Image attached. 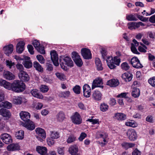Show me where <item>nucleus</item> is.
<instances>
[{
    "label": "nucleus",
    "mask_w": 155,
    "mask_h": 155,
    "mask_svg": "<svg viewBox=\"0 0 155 155\" xmlns=\"http://www.w3.org/2000/svg\"><path fill=\"white\" fill-rule=\"evenodd\" d=\"M36 58L38 61L41 64H44L45 61V60L43 57L41 55H38L36 56Z\"/></svg>",
    "instance_id": "603ef678"
},
{
    "label": "nucleus",
    "mask_w": 155,
    "mask_h": 155,
    "mask_svg": "<svg viewBox=\"0 0 155 155\" xmlns=\"http://www.w3.org/2000/svg\"><path fill=\"white\" fill-rule=\"evenodd\" d=\"M148 82L152 86L155 87V77L149 79Z\"/></svg>",
    "instance_id": "4d7b16f0"
},
{
    "label": "nucleus",
    "mask_w": 155,
    "mask_h": 155,
    "mask_svg": "<svg viewBox=\"0 0 155 155\" xmlns=\"http://www.w3.org/2000/svg\"><path fill=\"white\" fill-rule=\"evenodd\" d=\"M6 65L9 67L10 68H11L12 67H15V64L14 62L12 63L11 61L9 60L6 61Z\"/></svg>",
    "instance_id": "680f3d73"
},
{
    "label": "nucleus",
    "mask_w": 155,
    "mask_h": 155,
    "mask_svg": "<svg viewBox=\"0 0 155 155\" xmlns=\"http://www.w3.org/2000/svg\"><path fill=\"white\" fill-rule=\"evenodd\" d=\"M74 92L76 94H78L81 93V87L78 85H76L74 87L73 89Z\"/></svg>",
    "instance_id": "a19ab883"
},
{
    "label": "nucleus",
    "mask_w": 155,
    "mask_h": 155,
    "mask_svg": "<svg viewBox=\"0 0 155 155\" xmlns=\"http://www.w3.org/2000/svg\"><path fill=\"white\" fill-rule=\"evenodd\" d=\"M74 62L78 67H80L82 66L83 63L81 58H79L77 59H75V58L74 57Z\"/></svg>",
    "instance_id": "58836bf2"
},
{
    "label": "nucleus",
    "mask_w": 155,
    "mask_h": 155,
    "mask_svg": "<svg viewBox=\"0 0 155 155\" xmlns=\"http://www.w3.org/2000/svg\"><path fill=\"white\" fill-rule=\"evenodd\" d=\"M7 148L9 151H13L18 150L19 149V147L17 144L12 143L8 146Z\"/></svg>",
    "instance_id": "7c9ffc66"
},
{
    "label": "nucleus",
    "mask_w": 155,
    "mask_h": 155,
    "mask_svg": "<svg viewBox=\"0 0 155 155\" xmlns=\"http://www.w3.org/2000/svg\"><path fill=\"white\" fill-rule=\"evenodd\" d=\"M127 135L129 140L131 141L135 140L137 137L136 133L134 129L128 130L127 132Z\"/></svg>",
    "instance_id": "f8f14e48"
},
{
    "label": "nucleus",
    "mask_w": 155,
    "mask_h": 155,
    "mask_svg": "<svg viewBox=\"0 0 155 155\" xmlns=\"http://www.w3.org/2000/svg\"><path fill=\"white\" fill-rule=\"evenodd\" d=\"M24 134L23 130H20L16 133L15 136L17 139L22 140L24 137Z\"/></svg>",
    "instance_id": "f704fd0d"
},
{
    "label": "nucleus",
    "mask_w": 155,
    "mask_h": 155,
    "mask_svg": "<svg viewBox=\"0 0 155 155\" xmlns=\"http://www.w3.org/2000/svg\"><path fill=\"white\" fill-rule=\"evenodd\" d=\"M137 18L139 19L140 21L143 22H146L148 21V18H147L144 17L141 15L136 14Z\"/></svg>",
    "instance_id": "6e6d98bb"
},
{
    "label": "nucleus",
    "mask_w": 155,
    "mask_h": 155,
    "mask_svg": "<svg viewBox=\"0 0 155 155\" xmlns=\"http://www.w3.org/2000/svg\"><path fill=\"white\" fill-rule=\"evenodd\" d=\"M43 106V105L42 103L38 102L35 104V107L37 110H39Z\"/></svg>",
    "instance_id": "69168bd1"
},
{
    "label": "nucleus",
    "mask_w": 155,
    "mask_h": 155,
    "mask_svg": "<svg viewBox=\"0 0 155 155\" xmlns=\"http://www.w3.org/2000/svg\"><path fill=\"white\" fill-rule=\"evenodd\" d=\"M51 138L48 140L49 144L51 145L54 144V141L53 139H57L59 137V134L57 132H52L51 134Z\"/></svg>",
    "instance_id": "4468645a"
},
{
    "label": "nucleus",
    "mask_w": 155,
    "mask_h": 155,
    "mask_svg": "<svg viewBox=\"0 0 155 155\" xmlns=\"http://www.w3.org/2000/svg\"><path fill=\"white\" fill-rule=\"evenodd\" d=\"M35 131L37 134H38V136L37 138L38 140L41 141L42 139H45L46 137V134L43 129L41 128H37L36 129Z\"/></svg>",
    "instance_id": "0eeeda50"
},
{
    "label": "nucleus",
    "mask_w": 155,
    "mask_h": 155,
    "mask_svg": "<svg viewBox=\"0 0 155 155\" xmlns=\"http://www.w3.org/2000/svg\"><path fill=\"white\" fill-rule=\"evenodd\" d=\"M119 84V81L115 79H111L107 81V85L111 87H115L117 86Z\"/></svg>",
    "instance_id": "412c9836"
},
{
    "label": "nucleus",
    "mask_w": 155,
    "mask_h": 155,
    "mask_svg": "<svg viewBox=\"0 0 155 155\" xmlns=\"http://www.w3.org/2000/svg\"><path fill=\"white\" fill-rule=\"evenodd\" d=\"M102 84V79L99 78H97L93 82L91 87L92 89L93 90L96 87H99L102 89L104 87Z\"/></svg>",
    "instance_id": "6e6552de"
},
{
    "label": "nucleus",
    "mask_w": 155,
    "mask_h": 155,
    "mask_svg": "<svg viewBox=\"0 0 155 155\" xmlns=\"http://www.w3.org/2000/svg\"><path fill=\"white\" fill-rule=\"evenodd\" d=\"M2 105L4 107L7 109H10L12 107V104L7 101L2 102Z\"/></svg>",
    "instance_id": "79ce46f5"
},
{
    "label": "nucleus",
    "mask_w": 155,
    "mask_h": 155,
    "mask_svg": "<svg viewBox=\"0 0 155 155\" xmlns=\"http://www.w3.org/2000/svg\"><path fill=\"white\" fill-rule=\"evenodd\" d=\"M131 50L132 52L134 54H140V53L137 51L134 44L133 43L131 44Z\"/></svg>",
    "instance_id": "09e8293b"
},
{
    "label": "nucleus",
    "mask_w": 155,
    "mask_h": 155,
    "mask_svg": "<svg viewBox=\"0 0 155 155\" xmlns=\"http://www.w3.org/2000/svg\"><path fill=\"white\" fill-rule=\"evenodd\" d=\"M32 44L38 51L42 54L45 53L44 47L40 45L39 42L38 40H34L32 42Z\"/></svg>",
    "instance_id": "39448f33"
},
{
    "label": "nucleus",
    "mask_w": 155,
    "mask_h": 155,
    "mask_svg": "<svg viewBox=\"0 0 155 155\" xmlns=\"http://www.w3.org/2000/svg\"><path fill=\"white\" fill-rule=\"evenodd\" d=\"M132 66L133 67L136 68H141L143 67V66L140 63V61L138 60L137 63L134 64Z\"/></svg>",
    "instance_id": "5fc2aeb1"
},
{
    "label": "nucleus",
    "mask_w": 155,
    "mask_h": 155,
    "mask_svg": "<svg viewBox=\"0 0 155 155\" xmlns=\"http://www.w3.org/2000/svg\"><path fill=\"white\" fill-rule=\"evenodd\" d=\"M101 110L103 112L106 111L108 109V106L105 103L101 104L100 106Z\"/></svg>",
    "instance_id": "37998d69"
},
{
    "label": "nucleus",
    "mask_w": 155,
    "mask_h": 155,
    "mask_svg": "<svg viewBox=\"0 0 155 155\" xmlns=\"http://www.w3.org/2000/svg\"><path fill=\"white\" fill-rule=\"evenodd\" d=\"M1 138L3 142L6 144H8L12 142V139L11 136L7 133L2 134L1 136Z\"/></svg>",
    "instance_id": "9d476101"
},
{
    "label": "nucleus",
    "mask_w": 155,
    "mask_h": 155,
    "mask_svg": "<svg viewBox=\"0 0 155 155\" xmlns=\"http://www.w3.org/2000/svg\"><path fill=\"white\" fill-rule=\"evenodd\" d=\"M36 151L41 155H47V148L44 147L38 146L36 147Z\"/></svg>",
    "instance_id": "4be33fe9"
},
{
    "label": "nucleus",
    "mask_w": 155,
    "mask_h": 155,
    "mask_svg": "<svg viewBox=\"0 0 155 155\" xmlns=\"http://www.w3.org/2000/svg\"><path fill=\"white\" fill-rule=\"evenodd\" d=\"M24 67L27 68H29L32 67V64L31 61L25 60L23 62Z\"/></svg>",
    "instance_id": "4c0bfd02"
},
{
    "label": "nucleus",
    "mask_w": 155,
    "mask_h": 155,
    "mask_svg": "<svg viewBox=\"0 0 155 155\" xmlns=\"http://www.w3.org/2000/svg\"><path fill=\"white\" fill-rule=\"evenodd\" d=\"M34 67L37 71L42 72L43 71V68L41 65L37 61H35L33 64Z\"/></svg>",
    "instance_id": "72a5a7b5"
},
{
    "label": "nucleus",
    "mask_w": 155,
    "mask_h": 155,
    "mask_svg": "<svg viewBox=\"0 0 155 155\" xmlns=\"http://www.w3.org/2000/svg\"><path fill=\"white\" fill-rule=\"evenodd\" d=\"M133 75L129 72H125L122 75V79L126 82L131 81L133 78Z\"/></svg>",
    "instance_id": "aec40b11"
},
{
    "label": "nucleus",
    "mask_w": 155,
    "mask_h": 155,
    "mask_svg": "<svg viewBox=\"0 0 155 155\" xmlns=\"http://www.w3.org/2000/svg\"><path fill=\"white\" fill-rule=\"evenodd\" d=\"M24 98L20 96H15L13 100V103L16 105L21 104Z\"/></svg>",
    "instance_id": "bb28decb"
},
{
    "label": "nucleus",
    "mask_w": 155,
    "mask_h": 155,
    "mask_svg": "<svg viewBox=\"0 0 155 155\" xmlns=\"http://www.w3.org/2000/svg\"><path fill=\"white\" fill-rule=\"evenodd\" d=\"M11 84L5 80H0V85L4 87L5 88L11 90Z\"/></svg>",
    "instance_id": "a878e982"
},
{
    "label": "nucleus",
    "mask_w": 155,
    "mask_h": 155,
    "mask_svg": "<svg viewBox=\"0 0 155 155\" xmlns=\"http://www.w3.org/2000/svg\"><path fill=\"white\" fill-rule=\"evenodd\" d=\"M81 53L84 59L89 60L91 58V54L89 49L86 48H82L81 50Z\"/></svg>",
    "instance_id": "423d86ee"
},
{
    "label": "nucleus",
    "mask_w": 155,
    "mask_h": 155,
    "mask_svg": "<svg viewBox=\"0 0 155 155\" xmlns=\"http://www.w3.org/2000/svg\"><path fill=\"white\" fill-rule=\"evenodd\" d=\"M84 96L86 97H89L91 95V90L90 87L87 84H85L83 87Z\"/></svg>",
    "instance_id": "9b49d317"
},
{
    "label": "nucleus",
    "mask_w": 155,
    "mask_h": 155,
    "mask_svg": "<svg viewBox=\"0 0 155 155\" xmlns=\"http://www.w3.org/2000/svg\"><path fill=\"white\" fill-rule=\"evenodd\" d=\"M73 60H74V57L75 58V59H77L79 58H81L80 56L78 54V53L75 51H74L72 52V56H71Z\"/></svg>",
    "instance_id": "e2e57ef3"
},
{
    "label": "nucleus",
    "mask_w": 155,
    "mask_h": 155,
    "mask_svg": "<svg viewBox=\"0 0 155 155\" xmlns=\"http://www.w3.org/2000/svg\"><path fill=\"white\" fill-rule=\"evenodd\" d=\"M141 152L137 148H136L133 151L132 155H140Z\"/></svg>",
    "instance_id": "774afa93"
},
{
    "label": "nucleus",
    "mask_w": 155,
    "mask_h": 155,
    "mask_svg": "<svg viewBox=\"0 0 155 155\" xmlns=\"http://www.w3.org/2000/svg\"><path fill=\"white\" fill-rule=\"evenodd\" d=\"M59 61L61 68L64 70L68 69L67 67H72L73 62L71 58L68 56H61L60 57Z\"/></svg>",
    "instance_id": "f257e3e1"
},
{
    "label": "nucleus",
    "mask_w": 155,
    "mask_h": 155,
    "mask_svg": "<svg viewBox=\"0 0 155 155\" xmlns=\"http://www.w3.org/2000/svg\"><path fill=\"white\" fill-rule=\"evenodd\" d=\"M24 126L27 129L30 130H33L35 128V126L34 122L30 120L25 122Z\"/></svg>",
    "instance_id": "f3484780"
},
{
    "label": "nucleus",
    "mask_w": 155,
    "mask_h": 155,
    "mask_svg": "<svg viewBox=\"0 0 155 155\" xmlns=\"http://www.w3.org/2000/svg\"><path fill=\"white\" fill-rule=\"evenodd\" d=\"M4 78L9 80H13L15 78V76L9 71H6L4 73Z\"/></svg>",
    "instance_id": "c85d7f7f"
},
{
    "label": "nucleus",
    "mask_w": 155,
    "mask_h": 155,
    "mask_svg": "<svg viewBox=\"0 0 155 155\" xmlns=\"http://www.w3.org/2000/svg\"><path fill=\"white\" fill-rule=\"evenodd\" d=\"M55 75L61 81H64L65 78L64 75L62 73L57 72L55 73Z\"/></svg>",
    "instance_id": "49530a36"
},
{
    "label": "nucleus",
    "mask_w": 155,
    "mask_h": 155,
    "mask_svg": "<svg viewBox=\"0 0 155 155\" xmlns=\"http://www.w3.org/2000/svg\"><path fill=\"white\" fill-rule=\"evenodd\" d=\"M31 93L33 97L37 98L42 99L43 98L42 95L36 89L32 90L31 91Z\"/></svg>",
    "instance_id": "393cba45"
},
{
    "label": "nucleus",
    "mask_w": 155,
    "mask_h": 155,
    "mask_svg": "<svg viewBox=\"0 0 155 155\" xmlns=\"http://www.w3.org/2000/svg\"><path fill=\"white\" fill-rule=\"evenodd\" d=\"M78 147L76 145L71 146L69 149V152L71 155H77L78 152Z\"/></svg>",
    "instance_id": "5701e85b"
},
{
    "label": "nucleus",
    "mask_w": 155,
    "mask_h": 155,
    "mask_svg": "<svg viewBox=\"0 0 155 155\" xmlns=\"http://www.w3.org/2000/svg\"><path fill=\"white\" fill-rule=\"evenodd\" d=\"M128 94L127 93H122L118 95L117 96V97L122 98V99L124 98L127 100H129L130 98L127 96V94Z\"/></svg>",
    "instance_id": "8fccbe9b"
},
{
    "label": "nucleus",
    "mask_w": 155,
    "mask_h": 155,
    "mask_svg": "<svg viewBox=\"0 0 155 155\" xmlns=\"http://www.w3.org/2000/svg\"><path fill=\"white\" fill-rule=\"evenodd\" d=\"M0 114L8 118L10 117L11 115L10 112L8 109L3 108L0 109Z\"/></svg>",
    "instance_id": "b1692460"
},
{
    "label": "nucleus",
    "mask_w": 155,
    "mask_h": 155,
    "mask_svg": "<svg viewBox=\"0 0 155 155\" xmlns=\"http://www.w3.org/2000/svg\"><path fill=\"white\" fill-rule=\"evenodd\" d=\"M95 62L97 70L99 71L102 70L103 68L100 59L98 58H96L95 60Z\"/></svg>",
    "instance_id": "2f4dec72"
},
{
    "label": "nucleus",
    "mask_w": 155,
    "mask_h": 155,
    "mask_svg": "<svg viewBox=\"0 0 155 155\" xmlns=\"http://www.w3.org/2000/svg\"><path fill=\"white\" fill-rule=\"evenodd\" d=\"M114 117L119 120L123 121L126 119V115L122 113H117L114 114Z\"/></svg>",
    "instance_id": "cd10ccee"
},
{
    "label": "nucleus",
    "mask_w": 155,
    "mask_h": 155,
    "mask_svg": "<svg viewBox=\"0 0 155 155\" xmlns=\"http://www.w3.org/2000/svg\"><path fill=\"white\" fill-rule=\"evenodd\" d=\"M13 45L12 44L5 46L3 48V50L5 51L4 53L8 56L12 53L13 50Z\"/></svg>",
    "instance_id": "6ab92c4d"
},
{
    "label": "nucleus",
    "mask_w": 155,
    "mask_h": 155,
    "mask_svg": "<svg viewBox=\"0 0 155 155\" xmlns=\"http://www.w3.org/2000/svg\"><path fill=\"white\" fill-rule=\"evenodd\" d=\"M121 67L123 70L125 71L128 70L130 68V66L126 62H123L121 64Z\"/></svg>",
    "instance_id": "3c124183"
},
{
    "label": "nucleus",
    "mask_w": 155,
    "mask_h": 155,
    "mask_svg": "<svg viewBox=\"0 0 155 155\" xmlns=\"http://www.w3.org/2000/svg\"><path fill=\"white\" fill-rule=\"evenodd\" d=\"M56 118L58 121H62L65 118V114L63 111H60L57 114Z\"/></svg>",
    "instance_id": "473e14b6"
},
{
    "label": "nucleus",
    "mask_w": 155,
    "mask_h": 155,
    "mask_svg": "<svg viewBox=\"0 0 155 155\" xmlns=\"http://www.w3.org/2000/svg\"><path fill=\"white\" fill-rule=\"evenodd\" d=\"M51 59L53 64L55 66L59 65L58 55L55 50H53L50 52Z\"/></svg>",
    "instance_id": "20e7f679"
},
{
    "label": "nucleus",
    "mask_w": 155,
    "mask_h": 155,
    "mask_svg": "<svg viewBox=\"0 0 155 155\" xmlns=\"http://www.w3.org/2000/svg\"><path fill=\"white\" fill-rule=\"evenodd\" d=\"M11 90L17 93L23 91L25 88V85L19 80H15L11 84Z\"/></svg>",
    "instance_id": "f03ea898"
},
{
    "label": "nucleus",
    "mask_w": 155,
    "mask_h": 155,
    "mask_svg": "<svg viewBox=\"0 0 155 155\" xmlns=\"http://www.w3.org/2000/svg\"><path fill=\"white\" fill-rule=\"evenodd\" d=\"M19 115L21 119L23 120L25 122L30 120L31 115L28 112L21 111Z\"/></svg>",
    "instance_id": "ddd939ff"
},
{
    "label": "nucleus",
    "mask_w": 155,
    "mask_h": 155,
    "mask_svg": "<svg viewBox=\"0 0 155 155\" xmlns=\"http://www.w3.org/2000/svg\"><path fill=\"white\" fill-rule=\"evenodd\" d=\"M60 95L61 97L67 98L70 95V92L69 91L61 92L60 93Z\"/></svg>",
    "instance_id": "e433bc0d"
},
{
    "label": "nucleus",
    "mask_w": 155,
    "mask_h": 155,
    "mask_svg": "<svg viewBox=\"0 0 155 155\" xmlns=\"http://www.w3.org/2000/svg\"><path fill=\"white\" fill-rule=\"evenodd\" d=\"M102 94L101 92L98 91H95L92 93V98L97 101H101L102 98Z\"/></svg>",
    "instance_id": "2eb2a0df"
},
{
    "label": "nucleus",
    "mask_w": 155,
    "mask_h": 155,
    "mask_svg": "<svg viewBox=\"0 0 155 155\" xmlns=\"http://www.w3.org/2000/svg\"><path fill=\"white\" fill-rule=\"evenodd\" d=\"M126 19L129 21H137V18L136 14L134 15L132 14L129 15H127Z\"/></svg>",
    "instance_id": "ea45409f"
},
{
    "label": "nucleus",
    "mask_w": 155,
    "mask_h": 155,
    "mask_svg": "<svg viewBox=\"0 0 155 155\" xmlns=\"http://www.w3.org/2000/svg\"><path fill=\"white\" fill-rule=\"evenodd\" d=\"M146 120L150 123H153V117L151 115L148 116L146 119Z\"/></svg>",
    "instance_id": "338daca9"
},
{
    "label": "nucleus",
    "mask_w": 155,
    "mask_h": 155,
    "mask_svg": "<svg viewBox=\"0 0 155 155\" xmlns=\"http://www.w3.org/2000/svg\"><path fill=\"white\" fill-rule=\"evenodd\" d=\"M135 145V144L134 143L126 142H124L121 144L122 147L126 150H127L129 148H132L134 147Z\"/></svg>",
    "instance_id": "c756f323"
},
{
    "label": "nucleus",
    "mask_w": 155,
    "mask_h": 155,
    "mask_svg": "<svg viewBox=\"0 0 155 155\" xmlns=\"http://www.w3.org/2000/svg\"><path fill=\"white\" fill-rule=\"evenodd\" d=\"M132 95L134 97H138L140 94V90L138 88L134 89L131 93Z\"/></svg>",
    "instance_id": "c9c22d12"
},
{
    "label": "nucleus",
    "mask_w": 155,
    "mask_h": 155,
    "mask_svg": "<svg viewBox=\"0 0 155 155\" xmlns=\"http://www.w3.org/2000/svg\"><path fill=\"white\" fill-rule=\"evenodd\" d=\"M79 108L82 110H86V107L84 105L82 102H80L78 104Z\"/></svg>",
    "instance_id": "0e129e2a"
},
{
    "label": "nucleus",
    "mask_w": 155,
    "mask_h": 155,
    "mask_svg": "<svg viewBox=\"0 0 155 155\" xmlns=\"http://www.w3.org/2000/svg\"><path fill=\"white\" fill-rule=\"evenodd\" d=\"M102 57L104 60H106L108 57L107 56V51L104 48H102L101 51Z\"/></svg>",
    "instance_id": "c03bdc74"
},
{
    "label": "nucleus",
    "mask_w": 155,
    "mask_h": 155,
    "mask_svg": "<svg viewBox=\"0 0 155 155\" xmlns=\"http://www.w3.org/2000/svg\"><path fill=\"white\" fill-rule=\"evenodd\" d=\"M18 76L21 82H27L30 80L28 75L24 71L19 72L18 74Z\"/></svg>",
    "instance_id": "1a4fd4ad"
},
{
    "label": "nucleus",
    "mask_w": 155,
    "mask_h": 155,
    "mask_svg": "<svg viewBox=\"0 0 155 155\" xmlns=\"http://www.w3.org/2000/svg\"><path fill=\"white\" fill-rule=\"evenodd\" d=\"M25 43L23 41H19L16 45V50L17 53H21L24 50V46Z\"/></svg>",
    "instance_id": "dca6fc26"
},
{
    "label": "nucleus",
    "mask_w": 155,
    "mask_h": 155,
    "mask_svg": "<svg viewBox=\"0 0 155 155\" xmlns=\"http://www.w3.org/2000/svg\"><path fill=\"white\" fill-rule=\"evenodd\" d=\"M113 60L115 65L117 66L120 65V59L117 56L114 57V58H113Z\"/></svg>",
    "instance_id": "de8ad7c7"
},
{
    "label": "nucleus",
    "mask_w": 155,
    "mask_h": 155,
    "mask_svg": "<svg viewBox=\"0 0 155 155\" xmlns=\"http://www.w3.org/2000/svg\"><path fill=\"white\" fill-rule=\"evenodd\" d=\"M87 135L84 132L81 133L78 138L80 141H82L85 137H87Z\"/></svg>",
    "instance_id": "bf43d9fd"
},
{
    "label": "nucleus",
    "mask_w": 155,
    "mask_h": 155,
    "mask_svg": "<svg viewBox=\"0 0 155 155\" xmlns=\"http://www.w3.org/2000/svg\"><path fill=\"white\" fill-rule=\"evenodd\" d=\"M106 61L107 65L110 69H112L115 68L116 66L113 61V57L112 56H108L107 58Z\"/></svg>",
    "instance_id": "a211bd4d"
},
{
    "label": "nucleus",
    "mask_w": 155,
    "mask_h": 155,
    "mask_svg": "<svg viewBox=\"0 0 155 155\" xmlns=\"http://www.w3.org/2000/svg\"><path fill=\"white\" fill-rule=\"evenodd\" d=\"M136 24L137 22H134L128 23V28L130 30H132L137 28L136 27Z\"/></svg>",
    "instance_id": "a18cd8bd"
},
{
    "label": "nucleus",
    "mask_w": 155,
    "mask_h": 155,
    "mask_svg": "<svg viewBox=\"0 0 155 155\" xmlns=\"http://www.w3.org/2000/svg\"><path fill=\"white\" fill-rule=\"evenodd\" d=\"M76 137L73 135H70L68 138L67 141L68 143H71L75 140Z\"/></svg>",
    "instance_id": "13d9d810"
},
{
    "label": "nucleus",
    "mask_w": 155,
    "mask_h": 155,
    "mask_svg": "<svg viewBox=\"0 0 155 155\" xmlns=\"http://www.w3.org/2000/svg\"><path fill=\"white\" fill-rule=\"evenodd\" d=\"M40 89L41 91L43 93H46L49 90L48 87L44 85H42Z\"/></svg>",
    "instance_id": "864d4df0"
},
{
    "label": "nucleus",
    "mask_w": 155,
    "mask_h": 155,
    "mask_svg": "<svg viewBox=\"0 0 155 155\" xmlns=\"http://www.w3.org/2000/svg\"><path fill=\"white\" fill-rule=\"evenodd\" d=\"M72 122L75 124L79 125L82 122V119L80 114L78 112H76L71 117Z\"/></svg>",
    "instance_id": "7ed1b4c3"
},
{
    "label": "nucleus",
    "mask_w": 155,
    "mask_h": 155,
    "mask_svg": "<svg viewBox=\"0 0 155 155\" xmlns=\"http://www.w3.org/2000/svg\"><path fill=\"white\" fill-rule=\"evenodd\" d=\"M27 48L30 53L31 54H34V52L33 51V48L32 46L31 45H28L27 46Z\"/></svg>",
    "instance_id": "052dcab7"
}]
</instances>
